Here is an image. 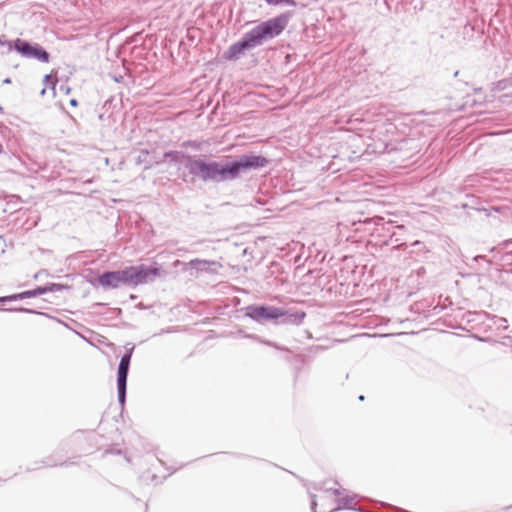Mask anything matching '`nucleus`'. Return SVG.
Returning a JSON list of instances; mask_svg holds the SVG:
<instances>
[{"instance_id": "obj_5", "label": "nucleus", "mask_w": 512, "mask_h": 512, "mask_svg": "<svg viewBox=\"0 0 512 512\" xmlns=\"http://www.w3.org/2000/svg\"><path fill=\"white\" fill-rule=\"evenodd\" d=\"M265 35L266 34L253 35L247 40L232 45L229 50L225 52L224 57L228 60L238 58L244 52V50L261 44V41Z\"/></svg>"}, {"instance_id": "obj_6", "label": "nucleus", "mask_w": 512, "mask_h": 512, "mask_svg": "<svg viewBox=\"0 0 512 512\" xmlns=\"http://www.w3.org/2000/svg\"><path fill=\"white\" fill-rule=\"evenodd\" d=\"M128 269L132 278L131 285L133 286L145 283L149 279L155 278L160 274V271L157 267L146 268L145 266L141 265L138 267L130 266Z\"/></svg>"}, {"instance_id": "obj_7", "label": "nucleus", "mask_w": 512, "mask_h": 512, "mask_svg": "<svg viewBox=\"0 0 512 512\" xmlns=\"http://www.w3.org/2000/svg\"><path fill=\"white\" fill-rule=\"evenodd\" d=\"M130 360H131V352L125 354L119 363L118 367V373H117V386H118V394H119V400L121 403H124L125 401V394H126V381H127V374L130 366Z\"/></svg>"}, {"instance_id": "obj_4", "label": "nucleus", "mask_w": 512, "mask_h": 512, "mask_svg": "<svg viewBox=\"0 0 512 512\" xmlns=\"http://www.w3.org/2000/svg\"><path fill=\"white\" fill-rule=\"evenodd\" d=\"M290 17L291 13H283L255 26L249 32H282L287 27Z\"/></svg>"}, {"instance_id": "obj_11", "label": "nucleus", "mask_w": 512, "mask_h": 512, "mask_svg": "<svg viewBox=\"0 0 512 512\" xmlns=\"http://www.w3.org/2000/svg\"><path fill=\"white\" fill-rule=\"evenodd\" d=\"M267 4L272 6L287 5L296 6V0H264Z\"/></svg>"}, {"instance_id": "obj_3", "label": "nucleus", "mask_w": 512, "mask_h": 512, "mask_svg": "<svg viewBox=\"0 0 512 512\" xmlns=\"http://www.w3.org/2000/svg\"><path fill=\"white\" fill-rule=\"evenodd\" d=\"M14 48L23 56L35 58L41 62H49V54L38 44L30 43L17 39L14 42Z\"/></svg>"}, {"instance_id": "obj_1", "label": "nucleus", "mask_w": 512, "mask_h": 512, "mask_svg": "<svg viewBox=\"0 0 512 512\" xmlns=\"http://www.w3.org/2000/svg\"><path fill=\"white\" fill-rule=\"evenodd\" d=\"M268 163L265 157L259 155H244L238 161L230 165L222 166L217 162L205 163L195 161L194 165L203 179H234L241 170L264 167Z\"/></svg>"}, {"instance_id": "obj_13", "label": "nucleus", "mask_w": 512, "mask_h": 512, "mask_svg": "<svg viewBox=\"0 0 512 512\" xmlns=\"http://www.w3.org/2000/svg\"><path fill=\"white\" fill-rule=\"evenodd\" d=\"M70 104L75 107L77 106V101L75 99H72L70 100Z\"/></svg>"}, {"instance_id": "obj_9", "label": "nucleus", "mask_w": 512, "mask_h": 512, "mask_svg": "<svg viewBox=\"0 0 512 512\" xmlns=\"http://www.w3.org/2000/svg\"><path fill=\"white\" fill-rule=\"evenodd\" d=\"M47 291H49L48 288L39 287L37 289L31 290V291H25V292H22V293L17 294V295L0 297V301L4 302V301H9V300L29 298V297H33V296L44 294Z\"/></svg>"}, {"instance_id": "obj_8", "label": "nucleus", "mask_w": 512, "mask_h": 512, "mask_svg": "<svg viewBox=\"0 0 512 512\" xmlns=\"http://www.w3.org/2000/svg\"><path fill=\"white\" fill-rule=\"evenodd\" d=\"M247 315L257 321L263 319H277L285 315V312L276 307L251 306L248 308Z\"/></svg>"}, {"instance_id": "obj_12", "label": "nucleus", "mask_w": 512, "mask_h": 512, "mask_svg": "<svg viewBox=\"0 0 512 512\" xmlns=\"http://www.w3.org/2000/svg\"><path fill=\"white\" fill-rule=\"evenodd\" d=\"M494 209L495 212L497 213H505L509 209V207H495Z\"/></svg>"}, {"instance_id": "obj_10", "label": "nucleus", "mask_w": 512, "mask_h": 512, "mask_svg": "<svg viewBox=\"0 0 512 512\" xmlns=\"http://www.w3.org/2000/svg\"><path fill=\"white\" fill-rule=\"evenodd\" d=\"M191 264L200 270H208L210 266L215 267L214 270L222 267V265L218 262H215V261L209 262V261H205V260H194L191 262Z\"/></svg>"}, {"instance_id": "obj_2", "label": "nucleus", "mask_w": 512, "mask_h": 512, "mask_svg": "<svg viewBox=\"0 0 512 512\" xmlns=\"http://www.w3.org/2000/svg\"><path fill=\"white\" fill-rule=\"evenodd\" d=\"M99 284L103 287L117 288L120 285H131V275L128 267L113 272H106L98 278Z\"/></svg>"}]
</instances>
